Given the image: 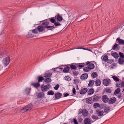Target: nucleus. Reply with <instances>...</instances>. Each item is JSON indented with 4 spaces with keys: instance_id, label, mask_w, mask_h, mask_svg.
Masks as SVG:
<instances>
[{
    "instance_id": "864d4df0",
    "label": "nucleus",
    "mask_w": 124,
    "mask_h": 124,
    "mask_svg": "<svg viewBox=\"0 0 124 124\" xmlns=\"http://www.w3.org/2000/svg\"><path fill=\"white\" fill-rule=\"evenodd\" d=\"M89 68H87L86 67H84L83 68L85 72H88L89 71Z\"/></svg>"
},
{
    "instance_id": "052dcab7",
    "label": "nucleus",
    "mask_w": 124,
    "mask_h": 124,
    "mask_svg": "<svg viewBox=\"0 0 124 124\" xmlns=\"http://www.w3.org/2000/svg\"><path fill=\"white\" fill-rule=\"evenodd\" d=\"M73 122L75 124H78V122L75 119H74Z\"/></svg>"
},
{
    "instance_id": "bb28decb",
    "label": "nucleus",
    "mask_w": 124,
    "mask_h": 124,
    "mask_svg": "<svg viewBox=\"0 0 124 124\" xmlns=\"http://www.w3.org/2000/svg\"><path fill=\"white\" fill-rule=\"evenodd\" d=\"M94 81L93 80H90L88 84V87H91L93 86L94 85Z\"/></svg>"
},
{
    "instance_id": "8fccbe9b",
    "label": "nucleus",
    "mask_w": 124,
    "mask_h": 124,
    "mask_svg": "<svg viewBox=\"0 0 124 124\" xmlns=\"http://www.w3.org/2000/svg\"><path fill=\"white\" fill-rule=\"evenodd\" d=\"M119 54L120 56V58H124V55L123 53L121 52H120L119 53Z\"/></svg>"
},
{
    "instance_id": "c85d7f7f",
    "label": "nucleus",
    "mask_w": 124,
    "mask_h": 124,
    "mask_svg": "<svg viewBox=\"0 0 124 124\" xmlns=\"http://www.w3.org/2000/svg\"><path fill=\"white\" fill-rule=\"evenodd\" d=\"M52 73H45L44 75V77H50L52 76Z\"/></svg>"
},
{
    "instance_id": "603ef678",
    "label": "nucleus",
    "mask_w": 124,
    "mask_h": 124,
    "mask_svg": "<svg viewBox=\"0 0 124 124\" xmlns=\"http://www.w3.org/2000/svg\"><path fill=\"white\" fill-rule=\"evenodd\" d=\"M108 63L109 64H111L112 62H114V60L113 59H110L108 60Z\"/></svg>"
},
{
    "instance_id": "de8ad7c7",
    "label": "nucleus",
    "mask_w": 124,
    "mask_h": 124,
    "mask_svg": "<svg viewBox=\"0 0 124 124\" xmlns=\"http://www.w3.org/2000/svg\"><path fill=\"white\" fill-rule=\"evenodd\" d=\"M61 24L59 22H55L54 23V26H55L56 27L58 26H61Z\"/></svg>"
},
{
    "instance_id": "49530a36",
    "label": "nucleus",
    "mask_w": 124,
    "mask_h": 124,
    "mask_svg": "<svg viewBox=\"0 0 124 124\" xmlns=\"http://www.w3.org/2000/svg\"><path fill=\"white\" fill-rule=\"evenodd\" d=\"M112 78H113L114 80H115V81L117 82L119 81V79L117 77L115 76H113L112 77Z\"/></svg>"
},
{
    "instance_id": "338daca9",
    "label": "nucleus",
    "mask_w": 124,
    "mask_h": 124,
    "mask_svg": "<svg viewBox=\"0 0 124 124\" xmlns=\"http://www.w3.org/2000/svg\"><path fill=\"white\" fill-rule=\"evenodd\" d=\"M88 99L90 101H93V96L89 97Z\"/></svg>"
},
{
    "instance_id": "c03bdc74",
    "label": "nucleus",
    "mask_w": 124,
    "mask_h": 124,
    "mask_svg": "<svg viewBox=\"0 0 124 124\" xmlns=\"http://www.w3.org/2000/svg\"><path fill=\"white\" fill-rule=\"evenodd\" d=\"M64 78L65 80L68 81H70L71 80V79L68 76H65Z\"/></svg>"
},
{
    "instance_id": "b1692460",
    "label": "nucleus",
    "mask_w": 124,
    "mask_h": 124,
    "mask_svg": "<svg viewBox=\"0 0 124 124\" xmlns=\"http://www.w3.org/2000/svg\"><path fill=\"white\" fill-rule=\"evenodd\" d=\"M82 114L84 116H87L88 114V111L86 109H84L83 110Z\"/></svg>"
},
{
    "instance_id": "58836bf2",
    "label": "nucleus",
    "mask_w": 124,
    "mask_h": 124,
    "mask_svg": "<svg viewBox=\"0 0 124 124\" xmlns=\"http://www.w3.org/2000/svg\"><path fill=\"white\" fill-rule=\"evenodd\" d=\"M26 36L28 38H32L34 36L30 32H29L28 34L26 35Z\"/></svg>"
},
{
    "instance_id": "f704fd0d",
    "label": "nucleus",
    "mask_w": 124,
    "mask_h": 124,
    "mask_svg": "<svg viewBox=\"0 0 124 124\" xmlns=\"http://www.w3.org/2000/svg\"><path fill=\"white\" fill-rule=\"evenodd\" d=\"M54 17H51L50 18L46 19V20H48L50 21L53 23H54L55 22V20L54 18Z\"/></svg>"
},
{
    "instance_id": "1a4fd4ad",
    "label": "nucleus",
    "mask_w": 124,
    "mask_h": 124,
    "mask_svg": "<svg viewBox=\"0 0 124 124\" xmlns=\"http://www.w3.org/2000/svg\"><path fill=\"white\" fill-rule=\"evenodd\" d=\"M37 29L39 32L44 31V32H45V27H43L41 25L38 26L37 27Z\"/></svg>"
},
{
    "instance_id": "423d86ee",
    "label": "nucleus",
    "mask_w": 124,
    "mask_h": 124,
    "mask_svg": "<svg viewBox=\"0 0 124 124\" xmlns=\"http://www.w3.org/2000/svg\"><path fill=\"white\" fill-rule=\"evenodd\" d=\"M101 97L99 94H96L93 96V101L96 102L99 101L101 99Z\"/></svg>"
},
{
    "instance_id": "39448f33",
    "label": "nucleus",
    "mask_w": 124,
    "mask_h": 124,
    "mask_svg": "<svg viewBox=\"0 0 124 124\" xmlns=\"http://www.w3.org/2000/svg\"><path fill=\"white\" fill-rule=\"evenodd\" d=\"M91 62L88 61L87 63L85 64L86 63H84L85 64V65H88V68H89L90 70L93 69L95 67L94 64L93 63H90Z\"/></svg>"
},
{
    "instance_id": "0e129e2a",
    "label": "nucleus",
    "mask_w": 124,
    "mask_h": 124,
    "mask_svg": "<svg viewBox=\"0 0 124 124\" xmlns=\"http://www.w3.org/2000/svg\"><path fill=\"white\" fill-rule=\"evenodd\" d=\"M63 95H64V97H66L69 96V94L68 93H65L63 94Z\"/></svg>"
},
{
    "instance_id": "4468645a",
    "label": "nucleus",
    "mask_w": 124,
    "mask_h": 124,
    "mask_svg": "<svg viewBox=\"0 0 124 124\" xmlns=\"http://www.w3.org/2000/svg\"><path fill=\"white\" fill-rule=\"evenodd\" d=\"M96 112L99 116H104L105 115H103L104 112L103 111H99V110L97 109L96 110Z\"/></svg>"
},
{
    "instance_id": "2f4dec72",
    "label": "nucleus",
    "mask_w": 124,
    "mask_h": 124,
    "mask_svg": "<svg viewBox=\"0 0 124 124\" xmlns=\"http://www.w3.org/2000/svg\"><path fill=\"white\" fill-rule=\"evenodd\" d=\"M31 88H27L25 90V92L27 95H29L31 91Z\"/></svg>"
},
{
    "instance_id": "c9c22d12",
    "label": "nucleus",
    "mask_w": 124,
    "mask_h": 124,
    "mask_svg": "<svg viewBox=\"0 0 124 124\" xmlns=\"http://www.w3.org/2000/svg\"><path fill=\"white\" fill-rule=\"evenodd\" d=\"M118 62L119 64H123V63L124 62V60L121 58H119L118 59Z\"/></svg>"
},
{
    "instance_id": "6ab92c4d",
    "label": "nucleus",
    "mask_w": 124,
    "mask_h": 124,
    "mask_svg": "<svg viewBox=\"0 0 124 124\" xmlns=\"http://www.w3.org/2000/svg\"><path fill=\"white\" fill-rule=\"evenodd\" d=\"M84 121L85 124H91V120L89 118H86L84 120Z\"/></svg>"
},
{
    "instance_id": "bf43d9fd",
    "label": "nucleus",
    "mask_w": 124,
    "mask_h": 124,
    "mask_svg": "<svg viewBox=\"0 0 124 124\" xmlns=\"http://www.w3.org/2000/svg\"><path fill=\"white\" fill-rule=\"evenodd\" d=\"M118 98L119 99H121L122 98L121 94V93H118L117 95Z\"/></svg>"
},
{
    "instance_id": "a18cd8bd",
    "label": "nucleus",
    "mask_w": 124,
    "mask_h": 124,
    "mask_svg": "<svg viewBox=\"0 0 124 124\" xmlns=\"http://www.w3.org/2000/svg\"><path fill=\"white\" fill-rule=\"evenodd\" d=\"M72 73L75 76H77L79 74V72L78 71L74 70L72 71Z\"/></svg>"
},
{
    "instance_id": "7c9ffc66",
    "label": "nucleus",
    "mask_w": 124,
    "mask_h": 124,
    "mask_svg": "<svg viewBox=\"0 0 124 124\" xmlns=\"http://www.w3.org/2000/svg\"><path fill=\"white\" fill-rule=\"evenodd\" d=\"M94 92V90L93 88V89H90L89 90L88 92V95H91L92 94H93Z\"/></svg>"
},
{
    "instance_id": "13d9d810",
    "label": "nucleus",
    "mask_w": 124,
    "mask_h": 124,
    "mask_svg": "<svg viewBox=\"0 0 124 124\" xmlns=\"http://www.w3.org/2000/svg\"><path fill=\"white\" fill-rule=\"evenodd\" d=\"M76 90L75 88H73L72 89V93L75 95L76 94Z\"/></svg>"
},
{
    "instance_id": "09e8293b",
    "label": "nucleus",
    "mask_w": 124,
    "mask_h": 124,
    "mask_svg": "<svg viewBox=\"0 0 124 124\" xmlns=\"http://www.w3.org/2000/svg\"><path fill=\"white\" fill-rule=\"evenodd\" d=\"M92 117L93 119H99L98 116L95 115H92Z\"/></svg>"
},
{
    "instance_id": "393cba45",
    "label": "nucleus",
    "mask_w": 124,
    "mask_h": 124,
    "mask_svg": "<svg viewBox=\"0 0 124 124\" xmlns=\"http://www.w3.org/2000/svg\"><path fill=\"white\" fill-rule=\"evenodd\" d=\"M105 91L108 93H111L112 92L111 90L109 88H105L103 91V94H104L103 93L105 92Z\"/></svg>"
},
{
    "instance_id": "4c0bfd02",
    "label": "nucleus",
    "mask_w": 124,
    "mask_h": 124,
    "mask_svg": "<svg viewBox=\"0 0 124 124\" xmlns=\"http://www.w3.org/2000/svg\"><path fill=\"white\" fill-rule=\"evenodd\" d=\"M110 109V107H107L106 108L104 109V112L106 113H107L109 111Z\"/></svg>"
},
{
    "instance_id": "473e14b6",
    "label": "nucleus",
    "mask_w": 124,
    "mask_h": 124,
    "mask_svg": "<svg viewBox=\"0 0 124 124\" xmlns=\"http://www.w3.org/2000/svg\"><path fill=\"white\" fill-rule=\"evenodd\" d=\"M43 94H42L41 93H39L37 95V97L38 98H41L44 96V93H43Z\"/></svg>"
},
{
    "instance_id": "f3484780",
    "label": "nucleus",
    "mask_w": 124,
    "mask_h": 124,
    "mask_svg": "<svg viewBox=\"0 0 124 124\" xmlns=\"http://www.w3.org/2000/svg\"><path fill=\"white\" fill-rule=\"evenodd\" d=\"M57 20L59 22H60L62 21L63 19L62 17L60 16V14L58 13L57 15L55 16Z\"/></svg>"
},
{
    "instance_id": "37998d69",
    "label": "nucleus",
    "mask_w": 124,
    "mask_h": 124,
    "mask_svg": "<svg viewBox=\"0 0 124 124\" xmlns=\"http://www.w3.org/2000/svg\"><path fill=\"white\" fill-rule=\"evenodd\" d=\"M91 76L93 77V78L96 77L97 76L96 72H94L93 73L91 74Z\"/></svg>"
},
{
    "instance_id": "6e6d98bb",
    "label": "nucleus",
    "mask_w": 124,
    "mask_h": 124,
    "mask_svg": "<svg viewBox=\"0 0 124 124\" xmlns=\"http://www.w3.org/2000/svg\"><path fill=\"white\" fill-rule=\"evenodd\" d=\"M83 120V119L82 118H79L78 119V122L80 123H82V122Z\"/></svg>"
},
{
    "instance_id": "4d7b16f0",
    "label": "nucleus",
    "mask_w": 124,
    "mask_h": 124,
    "mask_svg": "<svg viewBox=\"0 0 124 124\" xmlns=\"http://www.w3.org/2000/svg\"><path fill=\"white\" fill-rule=\"evenodd\" d=\"M32 32L33 33H37L38 32L37 29H33L32 31Z\"/></svg>"
},
{
    "instance_id": "3c124183",
    "label": "nucleus",
    "mask_w": 124,
    "mask_h": 124,
    "mask_svg": "<svg viewBox=\"0 0 124 124\" xmlns=\"http://www.w3.org/2000/svg\"><path fill=\"white\" fill-rule=\"evenodd\" d=\"M59 85L58 84H57L54 87V89L55 90H57L58 89L59 87Z\"/></svg>"
},
{
    "instance_id": "4be33fe9",
    "label": "nucleus",
    "mask_w": 124,
    "mask_h": 124,
    "mask_svg": "<svg viewBox=\"0 0 124 124\" xmlns=\"http://www.w3.org/2000/svg\"><path fill=\"white\" fill-rule=\"evenodd\" d=\"M111 55L113 56L114 58H118L119 57V55L116 52H114L113 53L112 52L111 53Z\"/></svg>"
},
{
    "instance_id": "72a5a7b5",
    "label": "nucleus",
    "mask_w": 124,
    "mask_h": 124,
    "mask_svg": "<svg viewBox=\"0 0 124 124\" xmlns=\"http://www.w3.org/2000/svg\"><path fill=\"white\" fill-rule=\"evenodd\" d=\"M101 81L99 79H98L96 80L95 84L96 86H99L101 85Z\"/></svg>"
},
{
    "instance_id": "ea45409f",
    "label": "nucleus",
    "mask_w": 124,
    "mask_h": 124,
    "mask_svg": "<svg viewBox=\"0 0 124 124\" xmlns=\"http://www.w3.org/2000/svg\"><path fill=\"white\" fill-rule=\"evenodd\" d=\"M120 91V89L119 88L117 89L115 91L114 94L115 95L119 93Z\"/></svg>"
},
{
    "instance_id": "2eb2a0df",
    "label": "nucleus",
    "mask_w": 124,
    "mask_h": 124,
    "mask_svg": "<svg viewBox=\"0 0 124 124\" xmlns=\"http://www.w3.org/2000/svg\"><path fill=\"white\" fill-rule=\"evenodd\" d=\"M88 90L87 88H84L82 89L79 92L81 94H83L86 93Z\"/></svg>"
},
{
    "instance_id": "9b49d317",
    "label": "nucleus",
    "mask_w": 124,
    "mask_h": 124,
    "mask_svg": "<svg viewBox=\"0 0 124 124\" xmlns=\"http://www.w3.org/2000/svg\"><path fill=\"white\" fill-rule=\"evenodd\" d=\"M116 100L115 97H113L110 98L108 101V103L110 104H113L114 103Z\"/></svg>"
},
{
    "instance_id": "680f3d73",
    "label": "nucleus",
    "mask_w": 124,
    "mask_h": 124,
    "mask_svg": "<svg viewBox=\"0 0 124 124\" xmlns=\"http://www.w3.org/2000/svg\"><path fill=\"white\" fill-rule=\"evenodd\" d=\"M99 107H100L101 109H102L104 108V105L102 104H100Z\"/></svg>"
},
{
    "instance_id": "69168bd1",
    "label": "nucleus",
    "mask_w": 124,
    "mask_h": 124,
    "mask_svg": "<svg viewBox=\"0 0 124 124\" xmlns=\"http://www.w3.org/2000/svg\"><path fill=\"white\" fill-rule=\"evenodd\" d=\"M116 86L117 87H121V85L120 84L117 83L116 84Z\"/></svg>"
},
{
    "instance_id": "9d476101",
    "label": "nucleus",
    "mask_w": 124,
    "mask_h": 124,
    "mask_svg": "<svg viewBox=\"0 0 124 124\" xmlns=\"http://www.w3.org/2000/svg\"><path fill=\"white\" fill-rule=\"evenodd\" d=\"M116 42L120 45H124V40L121 39L119 38L116 39Z\"/></svg>"
},
{
    "instance_id": "ddd939ff",
    "label": "nucleus",
    "mask_w": 124,
    "mask_h": 124,
    "mask_svg": "<svg viewBox=\"0 0 124 124\" xmlns=\"http://www.w3.org/2000/svg\"><path fill=\"white\" fill-rule=\"evenodd\" d=\"M62 94L60 93L57 92L55 94V98L56 99H58L61 98Z\"/></svg>"
},
{
    "instance_id": "79ce46f5",
    "label": "nucleus",
    "mask_w": 124,
    "mask_h": 124,
    "mask_svg": "<svg viewBox=\"0 0 124 124\" xmlns=\"http://www.w3.org/2000/svg\"><path fill=\"white\" fill-rule=\"evenodd\" d=\"M54 92L52 90L49 91L47 93V95H53L54 94Z\"/></svg>"
},
{
    "instance_id": "20e7f679",
    "label": "nucleus",
    "mask_w": 124,
    "mask_h": 124,
    "mask_svg": "<svg viewBox=\"0 0 124 124\" xmlns=\"http://www.w3.org/2000/svg\"><path fill=\"white\" fill-rule=\"evenodd\" d=\"M55 28L56 27L54 26V25L53 26H49L48 25L47 26L45 27V32H46L49 30L51 31H53V29Z\"/></svg>"
},
{
    "instance_id": "a878e982",
    "label": "nucleus",
    "mask_w": 124,
    "mask_h": 124,
    "mask_svg": "<svg viewBox=\"0 0 124 124\" xmlns=\"http://www.w3.org/2000/svg\"><path fill=\"white\" fill-rule=\"evenodd\" d=\"M70 67L68 66H66L63 70L64 72L67 73L69 72L70 70Z\"/></svg>"
},
{
    "instance_id": "5701e85b",
    "label": "nucleus",
    "mask_w": 124,
    "mask_h": 124,
    "mask_svg": "<svg viewBox=\"0 0 124 124\" xmlns=\"http://www.w3.org/2000/svg\"><path fill=\"white\" fill-rule=\"evenodd\" d=\"M31 85L36 88H37L40 86V84L39 82H37L35 83H32L31 84Z\"/></svg>"
},
{
    "instance_id": "a19ab883",
    "label": "nucleus",
    "mask_w": 124,
    "mask_h": 124,
    "mask_svg": "<svg viewBox=\"0 0 124 124\" xmlns=\"http://www.w3.org/2000/svg\"><path fill=\"white\" fill-rule=\"evenodd\" d=\"M100 104L98 103H96L93 105V107L94 108H96L97 107H99Z\"/></svg>"
},
{
    "instance_id": "7ed1b4c3",
    "label": "nucleus",
    "mask_w": 124,
    "mask_h": 124,
    "mask_svg": "<svg viewBox=\"0 0 124 124\" xmlns=\"http://www.w3.org/2000/svg\"><path fill=\"white\" fill-rule=\"evenodd\" d=\"M10 61V58L9 56L4 58L2 62L5 67L7 66L9 64Z\"/></svg>"
},
{
    "instance_id": "dca6fc26",
    "label": "nucleus",
    "mask_w": 124,
    "mask_h": 124,
    "mask_svg": "<svg viewBox=\"0 0 124 124\" xmlns=\"http://www.w3.org/2000/svg\"><path fill=\"white\" fill-rule=\"evenodd\" d=\"M88 77V75L87 73L83 74L80 77V79L82 80H85Z\"/></svg>"
},
{
    "instance_id": "0eeeda50",
    "label": "nucleus",
    "mask_w": 124,
    "mask_h": 124,
    "mask_svg": "<svg viewBox=\"0 0 124 124\" xmlns=\"http://www.w3.org/2000/svg\"><path fill=\"white\" fill-rule=\"evenodd\" d=\"M101 100L104 103H106L108 102L109 98H108L107 95H103L101 98Z\"/></svg>"
},
{
    "instance_id": "e2e57ef3",
    "label": "nucleus",
    "mask_w": 124,
    "mask_h": 124,
    "mask_svg": "<svg viewBox=\"0 0 124 124\" xmlns=\"http://www.w3.org/2000/svg\"><path fill=\"white\" fill-rule=\"evenodd\" d=\"M83 111V110L81 109H80L79 110V112L78 113V114H80L81 113H82V112Z\"/></svg>"
},
{
    "instance_id": "6e6552de",
    "label": "nucleus",
    "mask_w": 124,
    "mask_h": 124,
    "mask_svg": "<svg viewBox=\"0 0 124 124\" xmlns=\"http://www.w3.org/2000/svg\"><path fill=\"white\" fill-rule=\"evenodd\" d=\"M110 81V80L109 79H105L103 80V83L104 85L107 86L109 85Z\"/></svg>"
},
{
    "instance_id": "5fc2aeb1",
    "label": "nucleus",
    "mask_w": 124,
    "mask_h": 124,
    "mask_svg": "<svg viewBox=\"0 0 124 124\" xmlns=\"http://www.w3.org/2000/svg\"><path fill=\"white\" fill-rule=\"evenodd\" d=\"M59 67H57L56 68H53V70L54 71H55L56 72H58L60 71V70H57V69H58Z\"/></svg>"
},
{
    "instance_id": "cd10ccee",
    "label": "nucleus",
    "mask_w": 124,
    "mask_h": 124,
    "mask_svg": "<svg viewBox=\"0 0 124 124\" xmlns=\"http://www.w3.org/2000/svg\"><path fill=\"white\" fill-rule=\"evenodd\" d=\"M37 79L38 80V82L39 83L41 82L43 80H44V78L41 76H40L37 77Z\"/></svg>"
},
{
    "instance_id": "412c9836",
    "label": "nucleus",
    "mask_w": 124,
    "mask_h": 124,
    "mask_svg": "<svg viewBox=\"0 0 124 124\" xmlns=\"http://www.w3.org/2000/svg\"><path fill=\"white\" fill-rule=\"evenodd\" d=\"M120 48V47L119 46L118 44H116L114 45L113 47L112 48V49L115 50L116 49H117L118 50H119Z\"/></svg>"
},
{
    "instance_id": "f03ea898",
    "label": "nucleus",
    "mask_w": 124,
    "mask_h": 124,
    "mask_svg": "<svg viewBox=\"0 0 124 124\" xmlns=\"http://www.w3.org/2000/svg\"><path fill=\"white\" fill-rule=\"evenodd\" d=\"M32 109V105L29 104L23 107L21 111L23 113L30 111Z\"/></svg>"
},
{
    "instance_id": "a211bd4d",
    "label": "nucleus",
    "mask_w": 124,
    "mask_h": 124,
    "mask_svg": "<svg viewBox=\"0 0 124 124\" xmlns=\"http://www.w3.org/2000/svg\"><path fill=\"white\" fill-rule=\"evenodd\" d=\"M41 91L42 92L46 91L47 89H49V87L46 88V86H45L44 84H42L41 86Z\"/></svg>"
},
{
    "instance_id": "f8f14e48",
    "label": "nucleus",
    "mask_w": 124,
    "mask_h": 124,
    "mask_svg": "<svg viewBox=\"0 0 124 124\" xmlns=\"http://www.w3.org/2000/svg\"><path fill=\"white\" fill-rule=\"evenodd\" d=\"M47 20H45L41 21L42 23L41 25L43 27H45L47 26L49 24V23L48 22L46 21Z\"/></svg>"
},
{
    "instance_id": "774afa93",
    "label": "nucleus",
    "mask_w": 124,
    "mask_h": 124,
    "mask_svg": "<svg viewBox=\"0 0 124 124\" xmlns=\"http://www.w3.org/2000/svg\"><path fill=\"white\" fill-rule=\"evenodd\" d=\"M121 87L123 86L124 87V82H122L121 83Z\"/></svg>"
},
{
    "instance_id": "aec40b11",
    "label": "nucleus",
    "mask_w": 124,
    "mask_h": 124,
    "mask_svg": "<svg viewBox=\"0 0 124 124\" xmlns=\"http://www.w3.org/2000/svg\"><path fill=\"white\" fill-rule=\"evenodd\" d=\"M101 58L102 60L105 62H107L108 61V56L107 55H105L102 56Z\"/></svg>"
},
{
    "instance_id": "c756f323",
    "label": "nucleus",
    "mask_w": 124,
    "mask_h": 124,
    "mask_svg": "<svg viewBox=\"0 0 124 124\" xmlns=\"http://www.w3.org/2000/svg\"><path fill=\"white\" fill-rule=\"evenodd\" d=\"M52 80L50 78H47L45 79L44 80V82L46 84H48L51 82Z\"/></svg>"
},
{
    "instance_id": "e433bc0d",
    "label": "nucleus",
    "mask_w": 124,
    "mask_h": 124,
    "mask_svg": "<svg viewBox=\"0 0 124 124\" xmlns=\"http://www.w3.org/2000/svg\"><path fill=\"white\" fill-rule=\"evenodd\" d=\"M86 101V103L88 104H91L93 102V101H90L88 99V98H87L85 99Z\"/></svg>"
},
{
    "instance_id": "f257e3e1",
    "label": "nucleus",
    "mask_w": 124,
    "mask_h": 124,
    "mask_svg": "<svg viewBox=\"0 0 124 124\" xmlns=\"http://www.w3.org/2000/svg\"><path fill=\"white\" fill-rule=\"evenodd\" d=\"M64 65L70 66L71 69L76 70L77 69V68L80 69L81 68L84 67L85 66V64L84 63H75Z\"/></svg>"
}]
</instances>
